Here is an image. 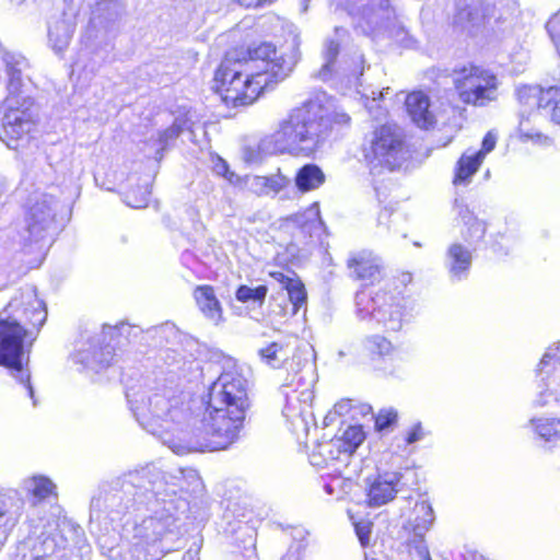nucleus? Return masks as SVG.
<instances>
[{
    "label": "nucleus",
    "mask_w": 560,
    "mask_h": 560,
    "mask_svg": "<svg viewBox=\"0 0 560 560\" xmlns=\"http://www.w3.org/2000/svg\"><path fill=\"white\" fill-rule=\"evenodd\" d=\"M248 382L236 371L223 372L206 398L186 406V396L166 384L150 392L128 390L126 396L139 424L175 454L224 450L243 428L248 401Z\"/></svg>",
    "instance_id": "nucleus-1"
},
{
    "label": "nucleus",
    "mask_w": 560,
    "mask_h": 560,
    "mask_svg": "<svg viewBox=\"0 0 560 560\" xmlns=\"http://www.w3.org/2000/svg\"><path fill=\"white\" fill-rule=\"evenodd\" d=\"M294 65L293 55L279 52L271 44L262 43L237 57L228 55L215 72V90L226 106L249 105L261 92L284 80Z\"/></svg>",
    "instance_id": "nucleus-2"
},
{
    "label": "nucleus",
    "mask_w": 560,
    "mask_h": 560,
    "mask_svg": "<svg viewBox=\"0 0 560 560\" xmlns=\"http://www.w3.org/2000/svg\"><path fill=\"white\" fill-rule=\"evenodd\" d=\"M46 318V305L33 285L18 290L0 313V365L11 370L26 395L33 399V406L37 402L30 373L23 369L22 358L27 340L31 347Z\"/></svg>",
    "instance_id": "nucleus-3"
},
{
    "label": "nucleus",
    "mask_w": 560,
    "mask_h": 560,
    "mask_svg": "<svg viewBox=\"0 0 560 560\" xmlns=\"http://www.w3.org/2000/svg\"><path fill=\"white\" fill-rule=\"evenodd\" d=\"M328 132V108L318 96L292 108L262 145L270 153L310 156L323 145Z\"/></svg>",
    "instance_id": "nucleus-4"
},
{
    "label": "nucleus",
    "mask_w": 560,
    "mask_h": 560,
    "mask_svg": "<svg viewBox=\"0 0 560 560\" xmlns=\"http://www.w3.org/2000/svg\"><path fill=\"white\" fill-rule=\"evenodd\" d=\"M0 57L8 77V96L3 101V113H0V140L9 149L16 150L33 127L30 113L33 102L24 93V72L28 62L15 51L2 50Z\"/></svg>",
    "instance_id": "nucleus-5"
},
{
    "label": "nucleus",
    "mask_w": 560,
    "mask_h": 560,
    "mask_svg": "<svg viewBox=\"0 0 560 560\" xmlns=\"http://www.w3.org/2000/svg\"><path fill=\"white\" fill-rule=\"evenodd\" d=\"M185 479V471L178 470L176 475L164 474L160 480L152 482L151 490L155 501L151 508L153 514L150 518H155L156 523L153 527L152 546L166 533L173 532L177 520L176 514L188 508V501L185 498L187 492L184 488Z\"/></svg>",
    "instance_id": "nucleus-6"
},
{
    "label": "nucleus",
    "mask_w": 560,
    "mask_h": 560,
    "mask_svg": "<svg viewBox=\"0 0 560 560\" xmlns=\"http://www.w3.org/2000/svg\"><path fill=\"white\" fill-rule=\"evenodd\" d=\"M455 211L457 213L456 224L466 245L459 241L450 244L444 264L450 278L453 281H460L468 277L472 264V252L485 237L486 223L479 220L463 202L456 201Z\"/></svg>",
    "instance_id": "nucleus-7"
},
{
    "label": "nucleus",
    "mask_w": 560,
    "mask_h": 560,
    "mask_svg": "<svg viewBox=\"0 0 560 560\" xmlns=\"http://www.w3.org/2000/svg\"><path fill=\"white\" fill-rule=\"evenodd\" d=\"M357 316L362 319H373L386 331L397 332L409 320L408 300L400 293L385 290L372 295L368 291L355 294Z\"/></svg>",
    "instance_id": "nucleus-8"
},
{
    "label": "nucleus",
    "mask_w": 560,
    "mask_h": 560,
    "mask_svg": "<svg viewBox=\"0 0 560 560\" xmlns=\"http://www.w3.org/2000/svg\"><path fill=\"white\" fill-rule=\"evenodd\" d=\"M285 404L282 415L290 430L300 440L308 434L313 422L312 402L314 399L313 382L304 375L289 376L281 386Z\"/></svg>",
    "instance_id": "nucleus-9"
},
{
    "label": "nucleus",
    "mask_w": 560,
    "mask_h": 560,
    "mask_svg": "<svg viewBox=\"0 0 560 560\" xmlns=\"http://www.w3.org/2000/svg\"><path fill=\"white\" fill-rule=\"evenodd\" d=\"M453 84L464 104L482 107L497 101L500 81L492 71L468 65L454 70Z\"/></svg>",
    "instance_id": "nucleus-10"
},
{
    "label": "nucleus",
    "mask_w": 560,
    "mask_h": 560,
    "mask_svg": "<svg viewBox=\"0 0 560 560\" xmlns=\"http://www.w3.org/2000/svg\"><path fill=\"white\" fill-rule=\"evenodd\" d=\"M364 152L365 160L372 167L384 166L390 171L396 168L405 159L401 130L390 124L376 128Z\"/></svg>",
    "instance_id": "nucleus-11"
},
{
    "label": "nucleus",
    "mask_w": 560,
    "mask_h": 560,
    "mask_svg": "<svg viewBox=\"0 0 560 560\" xmlns=\"http://www.w3.org/2000/svg\"><path fill=\"white\" fill-rule=\"evenodd\" d=\"M58 200L50 194L35 192L31 198L25 217L27 236L34 244L44 242L52 228Z\"/></svg>",
    "instance_id": "nucleus-12"
},
{
    "label": "nucleus",
    "mask_w": 560,
    "mask_h": 560,
    "mask_svg": "<svg viewBox=\"0 0 560 560\" xmlns=\"http://www.w3.org/2000/svg\"><path fill=\"white\" fill-rule=\"evenodd\" d=\"M516 95L523 113L538 112L560 126V85H522Z\"/></svg>",
    "instance_id": "nucleus-13"
},
{
    "label": "nucleus",
    "mask_w": 560,
    "mask_h": 560,
    "mask_svg": "<svg viewBox=\"0 0 560 560\" xmlns=\"http://www.w3.org/2000/svg\"><path fill=\"white\" fill-rule=\"evenodd\" d=\"M486 38L491 45H504L513 42L520 30V10L513 4L510 7H492L486 25Z\"/></svg>",
    "instance_id": "nucleus-14"
},
{
    "label": "nucleus",
    "mask_w": 560,
    "mask_h": 560,
    "mask_svg": "<svg viewBox=\"0 0 560 560\" xmlns=\"http://www.w3.org/2000/svg\"><path fill=\"white\" fill-rule=\"evenodd\" d=\"M345 34H346L345 28L336 27V30H335L336 39H328L325 43V48H324V52H323L325 62L318 72V77L324 81L328 80L331 77L332 72L339 71V70L345 75H347L349 78H353L355 80H358L359 77L363 74L365 60L363 58V55L359 51H355L353 54V56H351V57H345L338 69H335V67H334V61H335V59L338 55V50H339V40L341 37L345 36Z\"/></svg>",
    "instance_id": "nucleus-15"
},
{
    "label": "nucleus",
    "mask_w": 560,
    "mask_h": 560,
    "mask_svg": "<svg viewBox=\"0 0 560 560\" xmlns=\"http://www.w3.org/2000/svg\"><path fill=\"white\" fill-rule=\"evenodd\" d=\"M77 27V10L73 8L55 10L47 20V43L57 56H63Z\"/></svg>",
    "instance_id": "nucleus-16"
},
{
    "label": "nucleus",
    "mask_w": 560,
    "mask_h": 560,
    "mask_svg": "<svg viewBox=\"0 0 560 560\" xmlns=\"http://www.w3.org/2000/svg\"><path fill=\"white\" fill-rule=\"evenodd\" d=\"M412 514L413 517L406 525V528L413 534V538L409 541V547L415 550L421 560H431L424 541V535L434 523L433 509L428 501L421 500L416 502Z\"/></svg>",
    "instance_id": "nucleus-17"
},
{
    "label": "nucleus",
    "mask_w": 560,
    "mask_h": 560,
    "mask_svg": "<svg viewBox=\"0 0 560 560\" xmlns=\"http://www.w3.org/2000/svg\"><path fill=\"white\" fill-rule=\"evenodd\" d=\"M348 269L357 280L373 284L383 276L382 259L370 250H358L350 254L347 260Z\"/></svg>",
    "instance_id": "nucleus-18"
},
{
    "label": "nucleus",
    "mask_w": 560,
    "mask_h": 560,
    "mask_svg": "<svg viewBox=\"0 0 560 560\" xmlns=\"http://www.w3.org/2000/svg\"><path fill=\"white\" fill-rule=\"evenodd\" d=\"M492 7L481 0H469L458 5L454 23L469 34H476L481 27L486 28Z\"/></svg>",
    "instance_id": "nucleus-19"
},
{
    "label": "nucleus",
    "mask_w": 560,
    "mask_h": 560,
    "mask_svg": "<svg viewBox=\"0 0 560 560\" xmlns=\"http://www.w3.org/2000/svg\"><path fill=\"white\" fill-rule=\"evenodd\" d=\"M350 15L358 18V26L365 31L362 21L369 26L378 25L380 21L389 18L388 0H346Z\"/></svg>",
    "instance_id": "nucleus-20"
},
{
    "label": "nucleus",
    "mask_w": 560,
    "mask_h": 560,
    "mask_svg": "<svg viewBox=\"0 0 560 560\" xmlns=\"http://www.w3.org/2000/svg\"><path fill=\"white\" fill-rule=\"evenodd\" d=\"M400 481L398 472H384L368 481V504L381 506L392 501L398 492Z\"/></svg>",
    "instance_id": "nucleus-21"
},
{
    "label": "nucleus",
    "mask_w": 560,
    "mask_h": 560,
    "mask_svg": "<svg viewBox=\"0 0 560 560\" xmlns=\"http://www.w3.org/2000/svg\"><path fill=\"white\" fill-rule=\"evenodd\" d=\"M289 184L290 179L278 172L270 176L246 175L241 177L237 187L256 196H273L288 187Z\"/></svg>",
    "instance_id": "nucleus-22"
},
{
    "label": "nucleus",
    "mask_w": 560,
    "mask_h": 560,
    "mask_svg": "<svg viewBox=\"0 0 560 560\" xmlns=\"http://www.w3.org/2000/svg\"><path fill=\"white\" fill-rule=\"evenodd\" d=\"M406 108L411 120L422 129H429L436 122L435 115L430 108V100L427 94L416 91L406 97Z\"/></svg>",
    "instance_id": "nucleus-23"
},
{
    "label": "nucleus",
    "mask_w": 560,
    "mask_h": 560,
    "mask_svg": "<svg viewBox=\"0 0 560 560\" xmlns=\"http://www.w3.org/2000/svg\"><path fill=\"white\" fill-rule=\"evenodd\" d=\"M113 358V349L108 345L100 347L97 345L90 343L88 347L79 349L74 354L73 360L84 369L100 372L110 364Z\"/></svg>",
    "instance_id": "nucleus-24"
},
{
    "label": "nucleus",
    "mask_w": 560,
    "mask_h": 560,
    "mask_svg": "<svg viewBox=\"0 0 560 560\" xmlns=\"http://www.w3.org/2000/svg\"><path fill=\"white\" fill-rule=\"evenodd\" d=\"M296 343L298 339L294 337L270 342L259 350V357L267 365L279 369L293 357Z\"/></svg>",
    "instance_id": "nucleus-25"
},
{
    "label": "nucleus",
    "mask_w": 560,
    "mask_h": 560,
    "mask_svg": "<svg viewBox=\"0 0 560 560\" xmlns=\"http://www.w3.org/2000/svg\"><path fill=\"white\" fill-rule=\"evenodd\" d=\"M482 163L483 160L480 154L475 153V149H467L455 164L453 184L455 186L469 185Z\"/></svg>",
    "instance_id": "nucleus-26"
},
{
    "label": "nucleus",
    "mask_w": 560,
    "mask_h": 560,
    "mask_svg": "<svg viewBox=\"0 0 560 560\" xmlns=\"http://www.w3.org/2000/svg\"><path fill=\"white\" fill-rule=\"evenodd\" d=\"M530 425L548 451H560V420L555 418H533Z\"/></svg>",
    "instance_id": "nucleus-27"
},
{
    "label": "nucleus",
    "mask_w": 560,
    "mask_h": 560,
    "mask_svg": "<svg viewBox=\"0 0 560 560\" xmlns=\"http://www.w3.org/2000/svg\"><path fill=\"white\" fill-rule=\"evenodd\" d=\"M335 460H348L343 457L342 442L336 439L318 443L310 454V463L316 467L328 466Z\"/></svg>",
    "instance_id": "nucleus-28"
},
{
    "label": "nucleus",
    "mask_w": 560,
    "mask_h": 560,
    "mask_svg": "<svg viewBox=\"0 0 560 560\" xmlns=\"http://www.w3.org/2000/svg\"><path fill=\"white\" fill-rule=\"evenodd\" d=\"M194 298L205 317L218 325L222 319V308L213 288L210 285H199L194 291Z\"/></svg>",
    "instance_id": "nucleus-29"
},
{
    "label": "nucleus",
    "mask_w": 560,
    "mask_h": 560,
    "mask_svg": "<svg viewBox=\"0 0 560 560\" xmlns=\"http://www.w3.org/2000/svg\"><path fill=\"white\" fill-rule=\"evenodd\" d=\"M22 487L32 497L34 504L57 497V486L50 478L44 475H34L25 478Z\"/></svg>",
    "instance_id": "nucleus-30"
},
{
    "label": "nucleus",
    "mask_w": 560,
    "mask_h": 560,
    "mask_svg": "<svg viewBox=\"0 0 560 560\" xmlns=\"http://www.w3.org/2000/svg\"><path fill=\"white\" fill-rule=\"evenodd\" d=\"M363 349L373 361L393 360L397 353L393 342L382 335H371L363 340Z\"/></svg>",
    "instance_id": "nucleus-31"
},
{
    "label": "nucleus",
    "mask_w": 560,
    "mask_h": 560,
    "mask_svg": "<svg viewBox=\"0 0 560 560\" xmlns=\"http://www.w3.org/2000/svg\"><path fill=\"white\" fill-rule=\"evenodd\" d=\"M271 277L281 284L287 291L288 298L292 304V312L295 314L299 308L306 302V291L304 284L295 278H290L282 272H272Z\"/></svg>",
    "instance_id": "nucleus-32"
},
{
    "label": "nucleus",
    "mask_w": 560,
    "mask_h": 560,
    "mask_svg": "<svg viewBox=\"0 0 560 560\" xmlns=\"http://www.w3.org/2000/svg\"><path fill=\"white\" fill-rule=\"evenodd\" d=\"M325 174L316 164L302 166L295 175V185L301 192L318 189L325 183Z\"/></svg>",
    "instance_id": "nucleus-33"
},
{
    "label": "nucleus",
    "mask_w": 560,
    "mask_h": 560,
    "mask_svg": "<svg viewBox=\"0 0 560 560\" xmlns=\"http://www.w3.org/2000/svg\"><path fill=\"white\" fill-rule=\"evenodd\" d=\"M553 402H560V375H553L547 380L542 375L533 404L536 407H548Z\"/></svg>",
    "instance_id": "nucleus-34"
},
{
    "label": "nucleus",
    "mask_w": 560,
    "mask_h": 560,
    "mask_svg": "<svg viewBox=\"0 0 560 560\" xmlns=\"http://www.w3.org/2000/svg\"><path fill=\"white\" fill-rule=\"evenodd\" d=\"M336 440L342 442L343 457L349 458L365 440V433L361 425H351Z\"/></svg>",
    "instance_id": "nucleus-35"
},
{
    "label": "nucleus",
    "mask_w": 560,
    "mask_h": 560,
    "mask_svg": "<svg viewBox=\"0 0 560 560\" xmlns=\"http://www.w3.org/2000/svg\"><path fill=\"white\" fill-rule=\"evenodd\" d=\"M268 289L266 285H258L250 288L247 285H241L235 293L236 300L242 303L254 302L261 305L267 295Z\"/></svg>",
    "instance_id": "nucleus-36"
},
{
    "label": "nucleus",
    "mask_w": 560,
    "mask_h": 560,
    "mask_svg": "<svg viewBox=\"0 0 560 560\" xmlns=\"http://www.w3.org/2000/svg\"><path fill=\"white\" fill-rule=\"evenodd\" d=\"M210 164L212 172L218 176L224 177L231 185L237 187L241 182V176L230 171L229 164L218 154L210 155Z\"/></svg>",
    "instance_id": "nucleus-37"
},
{
    "label": "nucleus",
    "mask_w": 560,
    "mask_h": 560,
    "mask_svg": "<svg viewBox=\"0 0 560 560\" xmlns=\"http://www.w3.org/2000/svg\"><path fill=\"white\" fill-rule=\"evenodd\" d=\"M560 366V342L550 346L538 364V375L548 374L551 369Z\"/></svg>",
    "instance_id": "nucleus-38"
},
{
    "label": "nucleus",
    "mask_w": 560,
    "mask_h": 560,
    "mask_svg": "<svg viewBox=\"0 0 560 560\" xmlns=\"http://www.w3.org/2000/svg\"><path fill=\"white\" fill-rule=\"evenodd\" d=\"M185 128V122L179 121V119H176L174 124L164 130L163 132H159V138L156 141H154L153 149L156 153H160L168 143V141L177 138L179 133Z\"/></svg>",
    "instance_id": "nucleus-39"
},
{
    "label": "nucleus",
    "mask_w": 560,
    "mask_h": 560,
    "mask_svg": "<svg viewBox=\"0 0 560 560\" xmlns=\"http://www.w3.org/2000/svg\"><path fill=\"white\" fill-rule=\"evenodd\" d=\"M151 191L149 189V186L145 185L144 187L140 188L139 196L136 195L135 191H128L125 195V202L135 209H141L145 208L148 205L149 196Z\"/></svg>",
    "instance_id": "nucleus-40"
},
{
    "label": "nucleus",
    "mask_w": 560,
    "mask_h": 560,
    "mask_svg": "<svg viewBox=\"0 0 560 560\" xmlns=\"http://www.w3.org/2000/svg\"><path fill=\"white\" fill-rule=\"evenodd\" d=\"M155 524V518H150V516L144 518L136 526V537L144 545L152 546L153 527Z\"/></svg>",
    "instance_id": "nucleus-41"
},
{
    "label": "nucleus",
    "mask_w": 560,
    "mask_h": 560,
    "mask_svg": "<svg viewBox=\"0 0 560 560\" xmlns=\"http://www.w3.org/2000/svg\"><path fill=\"white\" fill-rule=\"evenodd\" d=\"M176 7L182 8L188 12H199L209 10L211 4H214L217 0H173Z\"/></svg>",
    "instance_id": "nucleus-42"
},
{
    "label": "nucleus",
    "mask_w": 560,
    "mask_h": 560,
    "mask_svg": "<svg viewBox=\"0 0 560 560\" xmlns=\"http://www.w3.org/2000/svg\"><path fill=\"white\" fill-rule=\"evenodd\" d=\"M320 98L324 101V105L328 108L329 128L331 127V124L339 126L349 125L350 116L347 113L337 109L331 110V104L326 100V96L323 95Z\"/></svg>",
    "instance_id": "nucleus-43"
},
{
    "label": "nucleus",
    "mask_w": 560,
    "mask_h": 560,
    "mask_svg": "<svg viewBox=\"0 0 560 560\" xmlns=\"http://www.w3.org/2000/svg\"><path fill=\"white\" fill-rule=\"evenodd\" d=\"M396 419L397 412L394 409H382L375 417V429L377 431H383L392 425Z\"/></svg>",
    "instance_id": "nucleus-44"
},
{
    "label": "nucleus",
    "mask_w": 560,
    "mask_h": 560,
    "mask_svg": "<svg viewBox=\"0 0 560 560\" xmlns=\"http://www.w3.org/2000/svg\"><path fill=\"white\" fill-rule=\"evenodd\" d=\"M546 27L560 54V10L549 19Z\"/></svg>",
    "instance_id": "nucleus-45"
},
{
    "label": "nucleus",
    "mask_w": 560,
    "mask_h": 560,
    "mask_svg": "<svg viewBox=\"0 0 560 560\" xmlns=\"http://www.w3.org/2000/svg\"><path fill=\"white\" fill-rule=\"evenodd\" d=\"M497 139L498 137L493 131L487 132L482 139L481 148L475 150V153L480 154L481 159L485 161L486 156L495 148Z\"/></svg>",
    "instance_id": "nucleus-46"
},
{
    "label": "nucleus",
    "mask_w": 560,
    "mask_h": 560,
    "mask_svg": "<svg viewBox=\"0 0 560 560\" xmlns=\"http://www.w3.org/2000/svg\"><path fill=\"white\" fill-rule=\"evenodd\" d=\"M357 536L363 547L370 541V534L372 524L368 521H362L354 524Z\"/></svg>",
    "instance_id": "nucleus-47"
},
{
    "label": "nucleus",
    "mask_w": 560,
    "mask_h": 560,
    "mask_svg": "<svg viewBox=\"0 0 560 560\" xmlns=\"http://www.w3.org/2000/svg\"><path fill=\"white\" fill-rule=\"evenodd\" d=\"M425 436V431L420 423L413 424L406 433V443L413 444L422 441Z\"/></svg>",
    "instance_id": "nucleus-48"
},
{
    "label": "nucleus",
    "mask_w": 560,
    "mask_h": 560,
    "mask_svg": "<svg viewBox=\"0 0 560 560\" xmlns=\"http://www.w3.org/2000/svg\"><path fill=\"white\" fill-rule=\"evenodd\" d=\"M389 93V88L383 89V91L376 93L375 91H372L371 96H366L369 102L366 103V108L372 113L373 109L378 108V101L383 100L385 95Z\"/></svg>",
    "instance_id": "nucleus-49"
},
{
    "label": "nucleus",
    "mask_w": 560,
    "mask_h": 560,
    "mask_svg": "<svg viewBox=\"0 0 560 560\" xmlns=\"http://www.w3.org/2000/svg\"><path fill=\"white\" fill-rule=\"evenodd\" d=\"M352 409V401L350 399H342L335 404L334 413L338 416H346L350 413Z\"/></svg>",
    "instance_id": "nucleus-50"
},
{
    "label": "nucleus",
    "mask_w": 560,
    "mask_h": 560,
    "mask_svg": "<svg viewBox=\"0 0 560 560\" xmlns=\"http://www.w3.org/2000/svg\"><path fill=\"white\" fill-rule=\"evenodd\" d=\"M521 132H522V136L526 139H532V140H535L536 142L538 143H542V144H549L550 143V139L546 136H542L540 133H528V132H525L524 131V127H523V122H521Z\"/></svg>",
    "instance_id": "nucleus-51"
},
{
    "label": "nucleus",
    "mask_w": 560,
    "mask_h": 560,
    "mask_svg": "<svg viewBox=\"0 0 560 560\" xmlns=\"http://www.w3.org/2000/svg\"><path fill=\"white\" fill-rule=\"evenodd\" d=\"M241 5L246 8H256L267 2H272L273 0H235Z\"/></svg>",
    "instance_id": "nucleus-52"
},
{
    "label": "nucleus",
    "mask_w": 560,
    "mask_h": 560,
    "mask_svg": "<svg viewBox=\"0 0 560 560\" xmlns=\"http://www.w3.org/2000/svg\"><path fill=\"white\" fill-rule=\"evenodd\" d=\"M183 560H199V549L189 548L184 553Z\"/></svg>",
    "instance_id": "nucleus-53"
},
{
    "label": "nucleus",
    "mask_w": 560,
    "mask_h": 560,
    "mask_svg": "<svg viewBox=\"0 0 560 560\" xmlns=\"http://www.w3.org/2000/svg\"><path fill=\"white\" fill-rule=\"evenodd\" d=\"M281 560H299V558L293 555H288L284 558H282Z\"/></svg>",
    "instance_id": "nucleus-54"
},
{
    "label": "nucleus",
    "mask_w": 560,
    "mask_h": 560,
    "mask_svg": "<svg viewBox=\"0 0 560 560\" xmlns=\"http://www.w3.org/2000/svg\"><path fill=\"white\" fill-rule=\"evenodd\" d=\"M172 353H173V355H172V362H166V364H167L168 366H172V365H173V363L176 361V357H177V355L175 354V352H172Z\"/></svg>",
    "instance_id": "nucleus-55"
},
{
    "label": "nucleus",
    "mask_w": 560,
    "mask_h": 560,
    "mask_svg": "<svg viewBox=\"0 0 560 560\" xmlns=\"http://www.w3.org/2000/svg\"><path fill=\"white\" fill-rule=\"evenodd\" d=\"M371 411V407L370 406H363L362 407V412L363 413H366V412H370Z\"/></svg>",
    "instance_id": "nucleus-56"
},
{
    "label": "nucleus",
    "mask_w": 560,
    "mask_h": 560,
    "mask_svg": "<svg viewBox=\"0 0 560 560\" xmlns=\"http://www.w3.org/2000/svg\"><path fill=\"white\" fill-rule=\"evenodd\" d=\"M188 477L196 478V472L194 470L188 471Z\"/></svg>",
    "instance_id": "nucleus-57"
},
{
    "label": "nucleus",
    "mask_w": 560,
    "mask_h": 560,
    "mask_svg": "<svg viewBox=\"0 0 560 560\" xmlns=\"http://www.w3.org/2000/svg\"><path fill=\"white\" fill-rule=\"evenodd\" d=\"M98 503H100V500H96V501H94V500H93V501H92V508H94V506H95L96 504H98Z\"/></svg>",
    "instance_id": "nucleus-58"
},
{
    "label": "nucleus",
    "mask_w": 560,
    "mask_h": 560,
    "mask_svg": "<svg viewBox=\"0 0 560 560\" xmlns=\"http://www.w3.org/2000/svg\"><path fill=\"white\" fill-rule=\"evenodd\" d=\"M34 560H45V559H43V558H35Z\"/></svg>",
    "instance_id": "nucleus-59"
}]
</instances>
